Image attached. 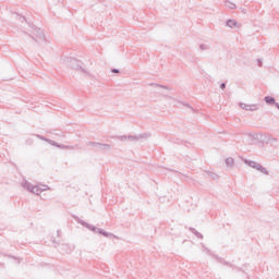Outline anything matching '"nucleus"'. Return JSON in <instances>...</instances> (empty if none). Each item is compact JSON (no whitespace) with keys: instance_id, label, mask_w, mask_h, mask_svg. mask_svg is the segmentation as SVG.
Wrapping results in <instances>:
<instances>
[{"instance_id":"26","label":"nucleus","mask_w":279,"mask_h":279,"mask_svg":"<svg viewBox=\"0 0 279 279\" xmlns=\"http://www.w3.org/2000/svg\"><path fill=\"white\" fill-rule=\"evenodd\" d=\"M209 175H213V172H210Z\"/></svg>"},{"instance_id":"6","label":"nucleus","mask_w":279,"mask_h":279,"mask_svg":"<svg viewBox=\"0 0 279 279\" xmlns=\"http://www.w3.org/2000/svg\"><path fill=\"white\" fill-rule=\"evenodd\" d=\"M88 145H92V147H96L97 149H100V151H106L108 149H112V146L109 144H101L97 142H89Z\"/></svg>"},{"instance_id":"7","label":"nucleus","mask_w":279,"mask_h":279,"mask_svg":"<svg viewBox=\"0 0 279 279\" xmlns=\"http://www.w3.org/2000/svg\"><path fill=\"white\" fill-rule=\"evenodd\" d=\"M149 136H151V134H149V133H144V134H140V135H129L128 141L138 142L142 138H149Z\"/></svg>"},{"instance_id":"9","label":"nucleus","mask_w":279,"mask_h":279,"mask_svg":"<svg viewBox=\"0 0 279 279\" xmlns=\"http://www.w3.org/2000/svg\"><path fill=\"white\" fill-rule=\"evenodd\" d=\"M47 143H49V145H52L53 147H58L59 149H66V145L58 144L53 140H47Z\"/></svg>"},{"instance_id":"3","label":"nucleus","mask_w":279,"mask_h":279,"mask_svg":"<svg viewBox=\"0 0 279 279\" xmlns=\"http://www.w3.org/2000/svg\"><path fill=\"white\" fill-rule=\"evenodd\" d=\"M244 163L248 167H252V169H256V171H260V173H264V175H269V171H267V168L263 167L256 161L244 159Z\"/></svg>"},{"instance_id":"20","label":"nucleus","mask_w":279,"mask_h":279,"mask_svg":"<svg viewBox=\"0 0 279 279\" xmlns=\"http://www.w3.org/2000/svg\"><path fill=\"white\" fill-rule=\"evenodd\" d=\"M37 138H40V141H46V143H47V138H45V136H41V135H37Z\"/></svg>"},{"instance_id":"11","label":"nucleus","mask_w":279,"mask_h":279,"mask_svg":"<svg viewBox=\"0 0 279 279\" xmlns=\"http://www.w3.org/2000/svg\"><path fill=\"white\" fill-rule=\"evenodd\" d=\"M226 8H229V10H236V4L231 1H226Z\"/></svg>"},{"instance_id":"8","label":"nucleus","mask_w":279,"mask_h":279,"mask_svg":"<svg viewBox=\"0 0 279 279\" xmlns=\"http://www.w3.org/2000/svg\"><path fill=\"white\" fill-rule=\"evenodd\" d=\"M240 108H242V110L255 112V110H258V105H247L242 102L240 104Z\"/></svg>"},{"instance_id":"14","label":"nucleus","mask_w":279,"mask_h":279,"mask_svg":"<svg viewBox=\"0 0 279 279\" xmlns=\"http://www.w3.org/2000/svg\"><path fill=\"white\" fill-rule=\"evenodd\" d=\"M190 230L197 236V239H204V235L199 233V231L195 230V228H190Z\"/></svg>"},{"instance_id":"25","label":"nucleus","mask_w":279,"mask_h":279,"mask_svg":"<svg viewBox=\"0 0 279 279\" xmlns=\"http://www.w3.org/2000/svg\"><path fill=\"white\" fill-rule=\"evenodd\" d=\"M272 141H275V142H276L277 140H276V138H272Z\"/></svg>"},{"instance_id":"22","label":"nucleus","mask_w":279,"mask_h":279,"mask_svg":"<svg viewBox=\"0 0 279 279\" xmlns=\"http://www.w3.org/2000/svg\"><path fill=\"white\" fill-rule=\"evenodd\" d=\"M65 149H75V146H66L65 145Z\"/></svg>"},{"instance_id":"13","label":"nucleus","mask_w":279,"mask_h":279,"mask_svg":"<svg viewBox=\"0 0 279 279\" xmlns=\"http://www.w3.org/2000/svg\"><path fill=\"white\" fill-rule=\"evenodd\" d=\"M238 23L234 20H228L227 21V27H236Z\"/></svg>"},{"instance_id":"4","label":"nucleus","mask_w":279,"mask_h":279,"mask_svg":"<svg viewBox=\"0 0 279 279\" xmlns=\"http://www.w3.org/2000/svg\"><path fill=\"white\" fill-rule=\"evenodd\" d=\"M23 189H27L29 193H34L35 195H40L43 191H46L47 189H40L38 185H32V183L24 181L22 182Z\"/></svg>"},{"instance_id":"21","label":"nucleus","mask_w":279,"mask_h":279,"mask_svg":"<svg viewBox=\"0 0 279 279\" xmlns=\"http://www.w3.org/2000/svg\"><path fill=\"white\" fill-rule=\"evenodd\" d=\"M220 88H221V90H225V88H226V83H221V84H220Z\"/></svg>"},{"instance_id":"10","label":"nucleus","mask_w":279,"mask_h":279,"mask_svg":"<svg viewBox=\"0 0 279 279\" xmlns=\"http://www.w3.org/2000/svg\"><path fill=\"white\" fill-rule=\"evenodd\" d=\"M264 100L266 101V104H269L270 106H276V98H274V97H271V96H266L265 98H264Z\"/></svg>"},{"instance_id":"16","label":"nucleus","mask_w":279,"mask_h":279,"mask_svg":"<svg viewBox=\"0 0 279 279\" xmlns=\"http://www.w3.org/2000/svg\"><path fill=\"white\" fill-rule=\"evenodd\" d=\"M199 49L201 51H208V49H210V46H208L207 44H201Z\"/></svg>"},{"instance_id":"19","label":"nucleus","mask_w":279,"mask_h":279,"mask_svg":"<svg viewBox=\"0 0 279 279\" xmlns=\"http://www.w3.org/2000/svg\"><path fill=\"white\" fill-rule=\"evenodd\" d=\"M161 95H162L163 97H166V99H171V96H169L168 93L161 92Z\"/></svg>"},{"instance_id":"23","label":"nucleus","mask_w":279,"mask_h":279,"mask_svg":"<svg viewBox=\"0 0 279 279\" xmlns=\"http://www.w3.org/2000/svg\"><path fill=\"white\" fill-rule=\"evenodd\" d=\"M111 72H113V73H120L119 69H112Z\"/></svg>"},{"instance_id":"17","label":"nucleus","mask_w":279,"mask_h":279,"mask_svg":"<svg viewBox=\"0 0 279 279\" xmlns=\"http://www.w3.org/2000/svg\"><path fill=\"white\" fill-rule=\"evenodd\" d=\"M118 141L125 142V141H128V136L126 135H120V136H118Z\"/></svg>"},{"instance_id":"2","label":"nucleus","mask_w":279,"mask_h":279,"mask_svg":"<svg viewBox=\"0 0 279 279\" xmlns=\"http://www.w3.org/2000/svg\"><path fill=\"white\" fill-rule=\"evenodd\" d=\"M78 223H81V226H84V228L92 230V232H95L96 234H102V236H107V238L112 236V233H108V232L104 231V229L94 227V226L89 225L88 222L78 221Z\"/></svg>"},{"instance_id":"12","label":"nucleus","mask_w":279,"mask_h":279,"mask_svg":"<svg viewBox=\"0 0 279 279\" xmlns=\"http://www.w3.org/2000/svg\"><path fill=\"white\" fill-rule=\"evenodd\" d=\"M226 165H227V167H233L234 166V158L228 157L226 159Z\"/></svg>"},{"instance_id":"15","label":"nucleus","mask_w":279,"mask_h":279,"mask_svg":"<svg viewBox=\"0 0 279 279\" xmlns=\"http://www.w3.org/2000/svg\"><path fill=\"white\" fill-rule=\"evenodd\" d=\"M151 86H155V88H163L165 90H171V87L160 85V84H151Z\"/></svg>"},{"instance_id":"18","label":"nucleus","mask_w":279,"mask_h":279,"mask_svg":"<svg viewBox=\"0 0 279 279\" xmlns=\"http://www.w3.org/2000/svg\"><path fill=\"white\" fill-rule=\"evenodd\" d=\"M203 245V252H205L206 254H210V250H208V247H206V245Z\"/></svg>"},{"instance_id":"1","label":"nucleus","mask_w":279,"mask_h":279,"mask_svg":"<svg viewBox=\"0 0 279 279\" xmlns=\"http://www.w3.org/2000/svg\"><path fill=\"white\" fill-rule=\"evenodd\" d=\"M32 29L33 40H35V43H37L38 45H44V43L46 41L45 33H43V31L36 26H32Z\"/></svg>"},{"instance_id":"5","label":"nucleus","mask_w":279,"mask_h":279,"mask_svg":"<svg viewBox=\"0 0 279 279\" xmlns=\"http://www.w3.org/2000/svg\"><path fill=\"white\" fill-rule=\"evenodd\" d=\"M66 63L69 66H71V69H75L76 71H84V69H82V61L77 59L68 58Z\"/></svg>"},{"instance_id":"24","label":"nucleus","mask_w":279,"mask_h":279,"mask_svg":"<svg viewBox=\"0 0 279 279\" xmlns=\"http://www.w3.org/2000/svg\"><path fill=\"white\" fill-rule=\"evenodd\" d=\"M259 66H263V62L260 61V59L257 60Z\"/></svg>"}]
</instances>
